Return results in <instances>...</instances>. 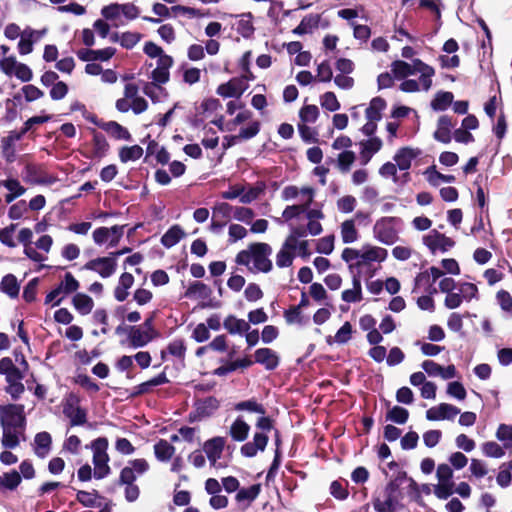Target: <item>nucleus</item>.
Listing matches in <instances>:
<instances>
[{"instance_id":"nucleus-51","label":"nucleus","mask_w":512,"mask_h":512,"mask_svg":"<svg viewBox=\"0 0 512 512\" xmlns=\"http://www.w3.org/2000/svg\"><path fill=\"white\" fill-rule=\"evenodd\" d=\"M373 507L376 512H395L396 507L390 493L386 492L383 499L376 497L373 499Z\"/></svg>"},{"instance_id":"nucleus-19","label":"nucleus","mask_w":512,"mask_h":512,"mask_svg":"<svg viewBox=\"0 0 512 512\" xmlns=\"http://www.w3.org/2000/svg\"><path fill=\"white\" fill-rule=\"evenodd\" d=\"M420 65H427L420 59H414L411 63L397 60L391 64V71L395 78L397 79H406L411 75H415L418 73V68L420 69Z\"/></svg>"},{"instance_id":"nucleus-27","label":"nucleus","mask_w":512,"mask_h":512,"mask_svg":"<svg viewBox=\"0 0 512 512\" xmlns=\"http://www.w3.org/2000/svg\"><path fill=\"white\" fill-rule=\"evenodd\" d=\"M255 362L263 365L267 370H273L279 364V357L270 348H260L255 351Z\"/></svg>"},{"instance_id":"nucleus-7","label":"nucleus","mask_w":512,"mask_h":512,"mask_svg":"<svg viewBox=\"0 0 512 512\" xmlns=\"http://www.w3.org/2000/svg\"><path fill=\"white\" fill-rule=\"evenodd\" d=\"M479 300V290L476 284L471 282H458L457 288L453 294L445 297L444 305L448 309H456L464 302Z\"/></svg>"},{"instance_id":"nucleus-56","label":"nucleus","mask_w":512,"mask_h":512,"mask_svg":"<svg viewBox=\"0 0 512 512\" xmlns=\"http://www.w3.org/2000/svg\"><path fill=\"white\" fill-rule=\"evenodd\" d=\"M260 490H261V485L254 484L248 488L239 489L235 498L238 502L247 501L250 503L257 498V496L260 493Z\"/></svg>"},{"instance_id":"nucleus-10","label":"nucleus","mask_w":512,"mask_h":512,"mask_svg":"<svg viewBox=\"0 0 512 512\" xmlns=\"http://www.w3.org/2000/svg\"><path fill=\"white\" fill-rule=\"evenodd\" d=\"M79 286L78 280L71 273H66L58 286L46 295L45 304L58 306L65 296L76 292Z\"/></svg>"},{"instance_id":"nucleus-55","label":"nucleus","mask_w":512,"mask_h":512,"mask_svg":"<svg viewBox=\"0 0 512 512\" xmlns=\"http://www.w3.org/2000/svg\"><path fill=\"white\" fill-rule=\"evenodd\" d=\"M109 145L105 137L99 133H96L93 137L92 144V155L95 158H102L106 155Z\"/></svg>"},{"instance_id":"nucleus-47","label":"nucleus","mask_w":512,"mask_h":512,"mask_svg":"<svg viewBox=\"0 0 512 512\" xmlns=\"http://www.w3.org/2000/svg\"><path fill=\"white\" fill-rule=\"evenodd\" d=\"M424 174L429 184L434 187L439 186L442 182L452 183L455 181V177L453 175L441 174L440 172L436 171L435 167L427 168Z\"/></svg>"},{"instance_id":"nucleus-53","label":"nucleus","mask_w":512,"mask_h":512,"mask_svg":"<svg viewBox=\"0 0 512 512\" xmlns=\"http://www.w3.org/2000/svg\"><path fill=\"white\" fill-rule=\"evenodd\" d=\"M234 208L235 207L226 202H219L213 207V218L227 222L231 217H233Z\"/></svg>"},{"instance_id":"nucleus-17","label":"nucleus","mask_w":512,"mask_h":512,"mask_svg":"<svg viewBox=\"0 0 512 512\" xmlns=\"http://www.w3.org/2000/svg\"><path fill=\"white\" fill-rule=\"evenodd\" d=\"M247 88L248 84L243 78H232L218 86L217 94L224 98H240Z\"/></svg>"},{"instance_id":"nucleus-24","label":"nucleus","mask_w":512,"mask_h":512,"mask_svg":"<svg viewBox=\"0 0 512 512\" xmlns=\"http://www.w3.org/2000/svg\"><path fill=\"white\" fill-rule=\"evenodd\" d=\"M155 337L140 328L139 326H132L128 333V342L132 348H141L150 343Z\"/></svg>"},{"instance_id":"nucleus-11","label":"nucleus","mask_w":512,"mask_h":512,"mask_svg":"<svg viewBox=\"0 0 512 512\" xmlns=\"http://www.w3.org/2000/svg\"><path fill=\"white\" fill-rule=\"evenodd\" d=\"M124 233V226L114 225L110 228L99 227L93 231L92 237L95 244L108 248L118 245Z\"/></svg>"},{"instance_id":"nucleus-40","label":"nucleus","mask_w":512,"mask_h":512,"mask_svg":"<svg viewBox=\"0 0 512 512\" xmlns=\"http://www.w3.org/2000/svg\"><path fill=\"white\" fill-rule=\"evenodd\" d=\"M320 15L319 14H309L305 16L300 24L293 29V33L296 35H304L311 33L315 28L318 27L320 22Z\"/></svg>"},{"instance_id":"nucleus-14","label":"nucleus","mask_w":512,"mask_h":512,"mask_svg":"<svg viewBox=\"0 0 512 512\" xmlns=\"http://www.w3.org/2000/svg\"><path fill=\"white\" fill-rule=\"evenodd\" d=\"M63 414L70 420L71 426H80L86 423V411L80 407L76 396L70 395L64 402Z\"/></svg>"},{"instance_id":"nucleus-3","label":"nucleus","mask_w":512,"mask_h":512,"mask_svg":"<svg viewBox=\"0 0 512 512\" xmlns=\"http://www.w3.org/2000/svg\"><path fill=\"white\" fill-rule=\"evenodd\" d=\"M401 220L396 217H381L373 226V237L384 245H392L399 239Z\"/></svg>"},{"instance_id":"nucleus-38","label":"nucleus","mask_w":512,"mask_h":512,"mask_svg":"<svg viewBox=\"0 0 512 512\" xmlns=\"http://www.w3.org/2000/svg\"><path fill=\"white\" fill-rule=\"evenodd\" d=\"M250 426L240 417H238L230 426L229 434L235 441L242 442L247 439Z\"/></svg>"},{"instance_id":"nucleus-21","label":"nucleus","mask_w":512,"mask_h":512,"mask_svg":"<svg viewBox=\"0 0 512 512\" xmlns=\"http://www.w3.org/2000/svg\"><path fill=\"white\" fill-rule=\"evenodd\" d=\"M421 155L419 148L402 147L398 149L393 157L398 169L408 170L411 167L412 161Z\"/></svg>"},{"instance_id":"nucleus-58","label":"nucleus","mask_w":512,"mask_h":512,"mask_svg":"<svg viewBox=\"0 0 512 512\" xmlns=\"http://www.w3.org/2000/svg\"><path fill=\"white\" fill-rule=\"evenodd\" d=\"M21 482V476L17 471H12L0 476V489L14 490Z\"/></svg>"},{"instance_id":"nucleus-32","label":"nucleus","mask_w":512,"mask_h":512,"mask_svg":"<svg viewBox=\"0 0 512 512\" xmlns=\"http://www.w3.org/2000/svg\"><path fill=\"white\" fill-rule=\"evenodd\" d=\"M341 298L347 303H356L362 300V286L359 274H353L352 288L344 290Z\"/></svg>"},{"instance_id":"nucleus-25","label":"nucleus","mask_w":512,"mask_h":512,"mask_svg":"<svg viewBox=\"0 0 512 512\" xmlns=\"http://www.w3.org/2000/svg\"><path fill=\"white\" fill-rule=\"evenodd\" d=\"M24 133L21 131H10L7 136L1 140V149L3 156L12 161L15 157V143L23 137Z\"/></svg>"},{"instance_id":"nucleus-20","label":"nucleus","mask_w":512,"mask_h":512,"mask_svg":"<svg viewBox=\"0 0 512 512\" xmlns=\"http://www.w3.org/2000/svg\"><path fill=\"white\" fill-rule=\"evenodd\" d=\"M359 146L361 163L366 165L382 149L383 142L379 137H370L360 141Z\"/></svg>"},{"instance_id":"nucleus-29","label":"nucleus","mask_w":512,"mask_h":512,"mask_svg":"<svg viewBox=\"0 0 512 512\" xmlns=\"http://www.w3.org/2000/svg\"><path fill=\"white\" fill-rule=\"evenodd\" d=\"M24 430L25 429L2 427L3 435L1 443L3 447L8 449L16 448L21 439H24Z\"/></svg>"},{"instance_id":"nucleus-48","label":"nucleus","mask_w":512,"mask_h":512,"mask_svg":"<svg viewBox=\"0 0 512 512\" xmlns=\"http://www.w3.org/2000/svg\"><path fill=\"white\" fill-rule=\"evenodd\" d=\"M143 155V149L139 145L124 146L119 150V159L123 163L136 161Z\"/></svg>"},{"instance_id":"nucleus-5","label":"nucleus","mask_w":512,"mask_h":512,"mask_svg":"<svg viewBox=\"0 0 512 512\" xmlns=\"http://www.w3.org/2000/svg\"><path fill=\"white\" fill-rule=\"evenodd\" d=\"M435 477L437 483L433 484V494L440 500L448 499L454 494L453 469L449 464L441 463L436 467Z\"/></svg>"},{"instance_id":"nucleus-22","label":"nucleus","mask_w":512,"mask_h":512,"mask_svg":"<svg viewBox=\"0 0 512 512\" xmlns=\"http://www.w3.org/2000/svg\"><path fill=\"white\" fill-rule=\"evenodd\" d=\"M220 403L215 397L200 399L195 403L194 418L201 420L213 415L219 408Z\"/></svg>"},{"instance_id":"nucleus-9","label":"nucleus","mask_w":512,"mask_h":512,"mask_svg":"<svg viewBox=\"0 0 512 512\" xmlns=\"http://www.w3.org/2000/svg\"><path fill=\"white\" fill-rule=\"evenodd\" d=\"M1 427L25 429L24 406L20 404L0 405Z\"/></svg>"},{"instance_id":"nucleus-41","label":"nucleus","mask_w":512,"mask_h":512,"mask_svg":"<svg viewBox=\"0 0 512 512\" xmlns=\"http://www.w3.org/2000/svg\"><path fill=\"white\" fill-rule=\"evenodd\" d=\"M163 84L147 83L144 88V94L149 97L153 102H162L169 96L167 90L162 87Z\"/></svg>"},{"instance_id":"nucleus-18","label":"nucleus","mask_w":512,"mask_h":512,"mask_svg":"<svg viewBox=\"0 0 512 512\" xmlns=\"http://www.w3.org/2000/svg\"><path fill=\"white\" fill-rule=\"evenodd\" d=\"M460 410L449 403H441L426 411V418L430 421L453 420Z\"/></svg>"},{"instance_id":"nucleus-12","label":"nucleus","mask_w":512,"mask_h":512,"mask_svg":"<svg viewBox=\"0 0 512 512\" xmlns=\"http://www.w3.org/2000/svg\"><path fill=\"white\" fill-rule=\"evenodd\" d=\"M422 242L433 254L438 251L445 253L455 245L453 239L437 230H431L428 234L424 235Z\"/></svg>"},{"instance_id":"nucleus-15","label":"nucleus","mask_w":512,"mask_h":512,"mask_svg":"<svg viewBox=\"0 0 512 512\" xmlns=\"http://www.w3.org/2000/svg\"><path fill=\"white\" fill-rule=\"evenodd\" d=\"M83 268L85 270H90L97 273L102 278H108L115 273L117 268V262L115 260V257L109 255L106 257H98L92 259L88 261Z\"/></svg>"},{"instance_id":"nucleus-37","label":"nucleus","mask_w":512,"mask_h":512,"mask_svg":"<svg viewBox=\"0 0 512 512\" xmlns=\"http://www.w3.org/2000/svg\"><path fill=\"white\" fill-rule=\"evenodd\" d=\"M0 291L10 298H17L20 292V284L13 274L5 275L0 282Z\"/></svg>"},{"instance_id":"nucleus-1","label":"nucleus","mask_w":512,"mask_h":512,"mask_svg":"<svg viewBox=\"0 0 512 512\" xmlns=\"http://www.w3.org/2000/svg\"><path fill=\"white\" fill-rule=\"evenodd\" d=\"M272 248L267 243L257 242L241 250L236 256V263L246 266L252 273H268L272 270L270 255Z\"/></svg>"},{"instance_id":"nucleus-45","label":"nucleus","mask_w":512,"mask_h":512,"mask_svg":"<svg viewBox=\"0 0 512 512\" xmlns=\"http://www.w3.org/2000/svg\"><path fill=\"white\" fill-rule=\"evenodd\" d=\"M168 381L169 380H168L166 374L165 373H160L156 377H154V378H152V379H150V380H148L146 382H143V383L139 384L138 386H136L135 387V392L133 393V395H141V394L148 393V392H150V390L153 387L165 384Z\"/></svg>"},{"instance_id":"nucleus-54","label":"nucleus","mask_w":512,"mask_h":512,"mask_svg":"<svg viewBox=\"0 0 512 512\" xmlns=\"http://www.w3.org/2000/svg\"><path fill=\"white\" fill-rule=\"evenodd\" d=\"M319 108L316 105H305L299 111L300 124L315 123L319 117Z\"/></svg>"},{"instance_id":"nucleus-34","label":"nucleus","mask_w":512,"mask_h":512,"mask_svg":"<svg viewBox=\"0 0 512 512\" xmlns=\"http://www.w3.org/2000/svg\"><path fill=\"white\" fill-rule=\"evenodd\" d=\"M443 277L444 272L441 269L432 266L416 276L415 290L419 289L423 284H429L430 281L436 282L438 279H442Z\"/></svg>"},{"instance_id":"nucleus-60","label":"nucleus","mask_w":512,"mask_h":512,"mask_svg":"<svg viewBox=\"0 0 512 512\" xmlns=\"http://www.w3.org/2000/svg\"><path fill=\"white\" fill-rule=\"evenodd\" d=\"M408 417V410L400 406H394L392 409L388 411L386 416L387 420H390L397 424H405L408 420Z\"/></svg>"},{"instance_id":"nucleus-13","label":"nucleus","mask_w":512,"mask_h":512,"mask_svg":"<svg viewBox=\"0 0 512 512\" xmlns=\"http://www.w3.org/2000/svg\"><path fill=\"white\" fill-rule=\"evenodd\" d=\"M149 470L148 462L143 459H134L128 462V465L125 466L119 476L120 484H134L135 480L138 476L143 475Z\"/></svg>"},{"instance_id":"nucleus-43","label":"nucleus","mask_w":512,"mask_h":512,"mask_svg":"<svg viewBox=\"0 0 512 512\" xmlns=\"http://www.w3.org/2000/svg\"><path fill=\"white\" fill-rule=\"evenodd\" d=\"M102 129L106 131L110 136L118 140H130L131 134L129 131L115 121H109L102 125Z\"/></svg>"},{"instance_id":"nucleus-6","label":"nucleus","mask_w":512,"mask_h":512,"mask_svg":"<svg viewBox=\"0 0 512 512\" xmlns=\"http://www.w3.org/2000/svg\"><path fill=\"white\" fill-rule=\"evenodd\" d=\"M93 451V464H94V477L96 479H103L107 477L110 472L109 455L107 454L108 440L106 438H98L91 444Z\"/></svg>"},{"instance_id":"nucleus-4","label":"nucleus","mask_w":512,"mask_h":512,"mask_svg":"<svg viewBox=\"0 0 512 512\" xmlns=\"http://www.w3.org/2000/svg\"><path fill=\"white\" fill-rule=\"evenodd\" d=\"M256 427L263 432H257L253 436V440L245 443L240 452L244 457L252 458L259 451L263 452L268 443V436L264 432H268L273 428L272 420L268 417H260L257 420Z\"/></svg>"},{"instance_id":"nucleus-44","label":"nucleus","mask_w":512,"mask_h":512,"mask_svg":"<svg viewBox=\"0 0 512 512\" xmlns=\"http://www.w3.org/2000/svg\"><path fill=\"white\" fill-rule=\"evenodd\" d=\"M386 108V102L380 97L373 98L365 110L366 119L380 121L382 111Z\"/></svg>"},{"instance_id":"nucleus-64","label":"nucleus","mask_w":512,"mask_h":512,"mask_svg":"<svg viewBox=\"0 0 512 512\" xmlns=\"http://www.w3.org/2000/svg\"><path fill=\"white\" fill-rule=\"evenodd\" d=\"M141 37L138 32H123L121 33L120 45L126 49H132L141 40Z\"/></svg>"},{"instance_id":"nucleus-57","label":"nucleus","mask_w":512,"mask_h":512,"mask_svg":"<svg viewBox=\"0 0 512 512\" xmlns=\"http://www.w3.org/2000/svg\"><path fill=\"white\" fill-rule=\"evenodd\" d=\"M482 452L486 457L502 458L505 455L504 446L502 447L497 442L488 441L482 444Z\"/></svg>"},{"instance_id":"nucleus-62","label":"nucleus","mask_w":512,"mask_h":512,"mask_svg":"<svg viewBox=\"0 0 512 512\" xmlns=\"http://www.w3.org/2000/svg\"><path fill=\"white\" fill-rule=\"evenodd\" d=\"M295 254L281 246L276 254V265L279 268H286L292 265Z\"/></svg>"},{"instance_id":"nucleus-63","label":"nucleus","mask_w":512,"mask_h":512,"mask_svg":"<svg viewBox=\"0 0 512 512\" xmlns=\"http://www.w3.org/2000/svg\"><path fill=\"white\" fill-rule=\"evenodd\" d=\"M19 64L14 56L3 57L0 60V70L7 76H13Z\"/></svg>"},{"instance_id":"nucleus-28","label":"nucleus","mask_w":512,"mask_h":512,"mask_svg":"<svg viewBox=\"0 0 512 512\" xmlns=\"http://www.w3.org/2000/svg\"><path fill=\"white\" fill-rule=\"evenodd\" d=\"M223 327L231 335H242L250 330L249 322L235 315H228L223 321Z\"/></svg>"},{"instance_id":"nucleus-39","label":"nucleus","mask_w":512,"mask_h":512,"mask_svg":"<svg viewBox=\"0 0 512 512\" xmlns=\"http://www.w3.org/2000/svg\"><path fill=\"white\" fill-rule=\"evenodd\" d=\"M236 30L244 38H250L254 34L253 15L250 12L238 16Z\"/></svg>"},{"instance_id":"nucleus-49","label":"nucleus","mask_w":512,"mask_h":512,"mask_svg":"<svg viewBox=\"0 0 512 512\" xmlns=\"http://www.w3.org/2000/svg\"><path fill=\"white\" fill-rule=\"evenodd\" d=\"M101 14L106 20L113 21L116 27L123 24L121 20L122 12L120 9V4L118 3L104 6L101 10Z\"/></svg>"},{"instance_id":"nucleus-23","label":"nucleus","mask_w":512,"mask_h":512,"mask_svg":"<svg viewBox=\"0 0 512 512\" xmlns=\"http://www.w3.org/2000/svg\"><path fill=\"white\" fill-rule=\"evenodd\" d=\"M7 387L6 392L12 397V399L17 400L25 390V387L22 383L23 374L18 369L13 373L5 376Z\"/></svg>"},{"instance_id":"nucleus-50","label":"nucleus","mask_w":512,"mask_h":512,"mask_svg":"<svg viewBox=\"0 0 512 512\" xmlns=\"http://www.w3.org/2000/svg\"><path fill=\"white\" fill-rule=\"evenodd\" d=\"M453 98L451 92H438L431 101V107L435 111H444L451 105Z\"/></svg>"},{"instance_id":"nucleus-52","label":"nucleus","mask_w":512,"mask_h":512,"mask_svg":"<svg viewBox=\"0 0 512 512\" xmlns=\"http://www.w3.org/2000/svg\"><path fill=\"white\" fill-rule=\"evenodd\" d=\"M356 155L351 150H344L338 155L337 167L340 172L347 173L350 171L353 163L355 162Z\"/></svg>"},{"instance_id":"nucleus-31","label":"nucleus","mask_w":512,"mask_h":512,"mask_svg":"<svg viewBox=\"0 0 512 512\" xmlns=\"http://www.w3.org/2000/svg\"><path fill=\"white\" fill-rule=\"evenodd\" d=\"M453 127L451 118L444 115L438 120L437 129L434 132V138L442 143L448 144L451 141V128Z\"/></svg>"},{"instance_id":"nucleus-26","label":"nucleus","mask_w":512,"mask_h":512,"mask_svg":"<svg viewBox=\"0 0 512 512\" xmlns=\"http://www.w3.org/2000/svg\"><path fill=\"white\" fill-rule=\"evenodd\" d=\"M52 437L48 432H39L34 437V453L39 458H45L51 451Z\"/></svg>"},{"instance_id":"nucleus-36","label":"nucleus","mask_w":512,"mask_h":512,"mask_svg":"<svg viewBox=\"0 0 512 512\" xmlns=\"http://www.w3.org/2000/svg\"><path fill=\"white\" fill-rule=\"evenodd\" d=\"M72 304L75 310L81 315L90 314L94 308L93 299L84 293H76L73 296Z\"/></svg>"},{"instance_id":"nucleus-33","label":"nucleus","mask_w":512,"mask_h":512,"mask_svg":"<svg viewBox=\"0 0 512 512\" xmlns=\"http://www.w3.org/2000/svg\"><path fill=\"white\" fill-rule=\"evenodd\" d=\"M353 327L352 324L346 321L335 333L334 336H328L326 342L328 345L339 344L343 345L349 342L352 338Z\"/></svg>"},{"instance_id":"nucleus-2","label":"nucleus","mask_w":512,"mask_h":512,"mask_svg":"<svg viewBox=\"0 0 512 512\" xmlns=\"http://www.w3.org/2000/svg\"><path fill=\"white\" fill-rule=\"evenodd\" d=\"M387 257L388 251L385 248L370 244L363 245L361 249L345 248L341 254V258L349 265L352 273L354 269L360 270L372 263H381Z\"/></svg>"},{"instance_id":"nucleus-8","label":"nucleus","mask_w":512,"mask_h":512,"mask_svg":"<svg viewBox=\"0 0 512 512\" xmlns=\"http://www.w3.org/2000/svg\"><path fill=\"white\" fill-rule=\"evenodd\" d=\"M419 78L405 79L399 86V89L406 93H414L419 91H429L432 87L433 77L435 76V69L430 65H420L418 68Z\"/></svg>"},{"instance_id":"nucleus-35","label":"nucleus","mask_w":512,"mask_h":512,"mask_svg":"<svg viewBox=\"0 0 512 512\" xmlns=\"http://www.w3.org/2000/svg\"><path fill=\"white\" fill-rule=\"evenodd\" d=\"M340 236L344 244H351L359 239L355 220L347 219L340 225Z\"/></svg>"},{"instance_id":"nucleus-30","label":"nucleus","mask_w":512,"mask_h":512,"mask_svg":"<svg viewBox=\"0 0 512 512\" xmlns=\"http://www.w3.org/2000/svg\"><path fill=\"white\" fill-rule=\"evenodd\" d=\"M134 277L130 273H122L119 277L118 285L114 290V297L117 301L122 302L127 299L129 289L133 286Z\"/></svg>"},{"instance_id":"nucleus-16","label":"nucleus","mask_w":512,"mask_h":512,"mask_svg":"<svg viewBox=\"0 0 512 512\" xmlns=\"http://www.w3.org/2000/svg\"><path fill=\"white\" fill-rule=\"evenodd\" d=\"M226 440L224 437H213L203 444V452L206 454L207 459L212 467L218 468V460L221 458Z\"/></svg>"},{"instance_id":"nucleus-59","label":"nucleus","mask_w":512,"mask_h":512,"mask_svg":"<svg viewBox=\"0 0 512 512\" xmlns=\"http://www.w3.org/2000/svg\"><path fill=\"white\" fill-rule=\"evenodd\" d=\"M496 438L503 443L504 448H512V425L500 424L496 431Z\"/></svg>"},{"instance_id":"nucleus-61","label":"nucleus","mask_w":512,"mask_h":512,"mask_svg":"<svg viewBox=\"0 0 512 512\" xmlns=\"http://www.w3.org/2000/svg\"><path fill=\"white\" fill-rule=\"evenodd\" d=\"M320 105L322 108L335 112L340 109V103L334 92H325L320 96Z\"/></svg>"},{"instance_id":"nucleus-46","label":"nucleus","mask_w":512,"mask_h":512,"mask_svg":"<svg viewBox=\"0 0 512 512\" xmlns=\"http://www.w3.org/2000/svg\"><path fill=\"white\" fill-rule=\"evenodd\" d=\"M175 452L174 446H172L166 440H160L154 445V453L159 461H169Z\"/></svg>"},{"instance_id":"nucleus-42","label":"nucleus","mask_w":512,"mask_h":512,"mask_svg":"<svg viewBox=\"0 0 512 512\" xmlns=\"http://www.w3.org/2000/svg\"><path fill=\"white\" fill-rule=\"evenodd\" d=\"M185 236L184 230L179 225H173L161 238V243L166 248L175 246Z\"/></svg>"}]
</instances>
